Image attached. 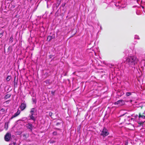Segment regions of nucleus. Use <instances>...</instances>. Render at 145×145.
Listing matches in <instances>:
<instances>
[{
    "instance_id": "4",
    "label": "nucleus",
    "mask_w": 145,
    "mask_h": 145,
    "mask_svg": "<svg viewBox=\"0 0 145 145\" xmlns=\"http://www.w3.org/2000/svg\"><path fill=\"white\" fill-rule=\"evenodd\" d=\"M125 104V101L123 100H119L117 101V102H115L114 103V105H117L118 106H121Z\"/></svg>"
},
{
    "instance_id": "21",
    "label": "nucleus",
    "mask_w": 145,
    "mask_h": 145,
    "mask_svg": "<svg viewBox=\"0 0 145 145\" xmlns=\"http://www.w3.org/2000/svg\"><path fill=\"white\" fill-rule=\"evenodd\" d=\"M7 97V95L6 96V97Z\"/></svg>"
},
{
    "instance_id": "14",
    "label": "nucleus",
    "mask_w": 145,
    "mask_h": 145,
    "mask_svg": "<svg viewBox=\"0 0 145 145\" xmlns=\"http://www.w3.org/2000/svg\"><path fill=\"white\" fill-rule=\"evenodd\" d=\"M11 78V77L10 76H8L6 80L7 82H8L10 80Z\"/></svg>"
},
{
    "instance_id": "13",
    "label": "nucleus",
    "mask_w": 145,
    "mask_h": 145,
    "mask_svg": "<svg viewBox=\"0 0 145 145\" xmlns=\"http://www.w3.org/2000/svg\"><path fill=\"white\" fill-rule=\"evenodd\" d=\"M52 39V37L50 36H49L47 38V40L50 41Z\"/></svg>"
},
{
    "instance_id": "23",
    "label": "nucleus",
    "mask_w": 145,
    "mask_h": 145,
    "mask_svg": "<svg viewBox=\"0 0 145 145\" xmlns=\"http://www.w3.org/2000/svg\"><path fill=\"white\" fill-rule=\"evenodd\" d=\"M10 95L9 96V97H10Z\"/></svg>"
},
{
    "instance_id": "12",
    "label": "nucleus",
    "mask_w": 145,
    "mask_h": 145,
    "mask_svg": "<svg viewBox=\"0 0 145 145\" xmlns=\"http://www.w3.org/2000/svg\"><path fill=\"white\" fill-rule=\"evenodd\" d=\"M33 115H32V114H31L30 115V119L33 120L34 121H35V118L33 116Z\"/></svg>"
},
{
    "instance_id": "8",
    "label": "nucleus",
    "mask_w": 145,
    "mask_h": 145,
    "mask_svg": "<svg viewBox=\"0 0 145 145\" xmlns=\"http://www.w3.org/2000/svg\"><path fill=\"white\" fill-rule=\"evenodd\" d=\"M26 126L29 129H30L31 130H32V129L33 127V125L29 123L26 124Z\"/></svg>"
},
{
    "instance_id": "19",
    "label": "nucleus",
    "mask_w": 145,
    "mask_h": 145,
    "mask_svg": "<svg viewBox=\"0 0 145 145\" xmlns=\"http://www.w3.org/2000/svg\"><path fill=\"white\" fill-rule=\"evenodd\" d=\"M52 93L53 94H54V92H53L52 91Z\"/></svg>"
},
{
    "instance_id": "1",
    "label": "nucleus",
    "mask_w": 145,
    "mask_h": 145,
    "mask_svg": "<svg viewBox=\"0 0 145 145\" xmlns=\"http://www.w3.org/2000/svg\"><path fill=\"white\" fill-rule=\"evenodd\" d=\"M138 61V59L134 56H129L128 57L126 60V63L129 67H132L137 64Z\"/></svg>"
},
{
    "instance_id": "16",
    "label": "nucleus",
    "mask_w": 145,
    "mask_h": 145,
    "mask_svg": "<svg viewBox=\"0 0 145 145\" xmlns=\"http://www.w3.org/2000/svg\"><path fill=\"white\" fill-rule=\"evenodd\" d=\"M135 39H139V37L137 35H135Z\"/></svg>"
},
{
    "instance_id": "9",
    "label": "nucleus",
    "mask_w": 145,
    "mask_h": 145,
    "mask_svg": "<svg viewBox=\"0 0 145 145\" xmlns=\"http://www.w3.org/2000/svg\"><path fill=\"white\" fill-rule=\"evenodd\" d=\"M37 110L35 108H33L31 109V111H30V113L31 114H32V115H34V113L35 112H36Z\"/></svg>"
},
{
    "instance_id": "3",
    "label": "nucleus",
    "mask_w": 145,
    "mask_h": 145,
    "mask_svg": "<svg viewBox=\"0 0 145 145\" xmlns=\"http://www.w3.org/2000/svg\"><path fill=\"white\" fill-rule=\"evenodd\" d=\"M109 134V132L108 130L105 127L103 129L101 133V135L103 137L107 136Z\"/></svg>"
},
{
    "instance_id": "10",
    "label": "nucleus",
    "mask_w": 145,
    "mask_h": 145,
    "mask_svg": "<svg viewBox=\"0 0 145 145\" xmlns=\"http://www.w3.org/2000/svg\"><path fill=\"white\" fill-rule=\"evenodd\" d=\"M8 122H7L5 123L4 128L6 129V130H7L8 127Z\"/></svg>"
},
{
    "instance_id": "15",
    "label": "nucleus",
    "mask_w": 145,
    "mask_h": 145,
    "mask_svg": "<svg viewBox=\"0 0 145 145\" xmlns=\"http://www.w3.org/2000/svg\"><path fill=\"white\" fill-rule=\"evenodd\" d=\"M131 95V92H127L125 94L126 96L128 97Z\"/></svg>"
},
{
    "instance_id": "22",
    "label": "nucleus",
    "mask_w": 145,
    "mask_h": 145,
    "mask_svg": "<svg viewBox=\"0 0 145 145\" xmlns=\"http://www.w3.org/2000/svg\"><path fill=\"white\" fill-rule=\"evenodd\" d=\"M143 8H144V7L143 6L142 7Z\"/></svg>"
},
{
    "instance_id": "2",
    "label": "nucleus",
    "mask_w": 145,
    "mask_h": 145,
    "mask_svg": "<svg viewBox=\"0 0 145 145\" xmlns=\"http://www.w3.org/2000/svg\"><path fill=\"white\" fill-rule=\"evenodd\" d=\"M135 120L137 121L138 124L140 125L142 124L145 122V116L143 115H141L139 114V116L137 115L135 116V119L131 118L130 120V121Z\"/></svg>"
},
{
    "instance_id": "18",
    "label": "nucleus",
    "mask_w": 145,
    "mask_h": 145,
    "mask_svg": "<svg viewBox=\"0 0 145 145\" xmlns=\"http://www.w3.org/2000/svg\"><path fill=\"white\" fill-rule=\"evenodd\" d=\"M55 141H52V140L50 141V143H54L55 142Z\"/></svg>"
},
{
    "instance_id": "6",
    "label": "nucleus",
    "mask_w": 145,
    "mask_h": 145,
    "mask_svg": "<svg viewBox=\"0 0 145 145\" xmlns=\"http://www.w3.org/2000/svg\"><path fill=\"white\" fill-rule=\"evenodd\" d=\"M26 107V104L24 103H22L21 104L20 108L21 110H23Z\"/></svg>"
},
{
    "instance_id": "17",
    "label": "nucleus",
    "mask_w": 145,
    "mask_h": 145,
    "mask_svg": "<svg viewBox=\"0 0 145 145\" xmlns=\"http://www.w3.org/2000/svg\"><path fill=\"white\" fill-rule=\"evenodd\" d=\"M57 133L56 132L54 131L53 132V134L54 135H57Z\"/></svg>"
},
{
    "instance_id": "11",
    "label": "nucleus",
    "mask_w": 145,
    "mask_h": 145,
    "mask_svg": "<svg viewBox=\"0 0 145 145\" xmlns=\"http://www.w3.org/2000/svg\"><path fill=\"white\" fill-rule=\"evenodd\" d=\"M5 113V110L3 108H2L0 110V113L2 114H4Z\"/></svg>"
},
{
    "instance_id": "5",
    "label": "nucleus",
    "mask_w": 145,
    "mask_h": 145,
    "mask_svg": "<svg viewBox=\"0 0 145 145\" xmlns=\"http://www.w3.org/2000/svg\"><path fill=\"white\" fill-rule=\"evenodd\" d=\"M11 138V134L8 133H7L5 135V139L6 141H9Z\"/></svg>"
},
{
    "instance_id": "7",
    "label": "nucleus",
    "mask_w": 145,
    "mask_h": 145,
    "mask_svg": "<svg viewBox=\"0 0 145 145\" xmlns=\"http://www.w3.org/2000/svg\"><path fill=\"white\" fill-rule=\"evenodd\" d=\"M20 111L18 110L17 112L14 115L12 116L11 118V119H12L13 118L17 116L20 114Z\"/></svg>"
},
{
    "instance_id": "20",
    "label": "nucleus",
    "mask_w": 145,
    "mask_h": 145,
    "mask_svg": "<svg viewBox=\"0 0 145 145\" xmlns=\"http://www.w3.org/2000/svg\"><path fill=\"white\" fill-rule=\"evenodd\" d=\"M9 145H12V144H10Z\"/></svg>"
}]
</instances>
